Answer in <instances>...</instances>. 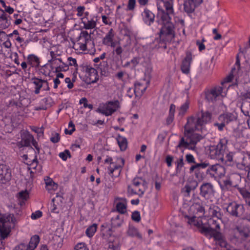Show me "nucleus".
Masks as SVG:
<instances>
[{
	"instance_id": "32",
	"label": "nucleus",
	"mask_w": 250,
	"mask_h": 250,
	"mask_svg": "<svg viewBox=\"0 0 250 250\" xmlns=\"http://www.w3.org/2000/svg\"><path fill=\"white\" fill-rule=\"evenodd\" d=\"M142 15L146 22L149 21L151 22L154 21L155 16L152 12L148 9H145Z\"/></svg>"
},
{
	"instance_id": "57",
	"label": "nucleus",
	"mask_w": 250,
	"mask_h": 250,
	"mask_svg": "<svg viewBox=\"0 0 250 250\" xmlns=\"http://www.w3.org/2000/svg\"><path fill=\"white\" fill-rule=\"evenodd\" d=\"M75 250H88L84 243H79L75 247Z\"/></svg>"
},
{
	"instance_id": "14",
	"label": "nucleus",
	"mask_w": 250,
	"mask_h": 250,
	"mask_svg": "<svg viewBox=\"0 0 250 250\" xmlns=\"http://www.w3.org/2000/svg\"><path fill=\"white\" fill-rule=\"evenodd\" d=\"M11 178V172L8 167L0 165V183L4 184L9 181Z\"/></svg>"
},
{
	"instance_id": "61",
	"label": "nucleus",
	"mask_w": 250,
	"mask_h": 250,
	"mask_svg": "<svg viewBox=\"0 0 250 250\" xmlns=\"http://www.w3.org/2000/svg\"><path fill=\"white\" fill-rule=\"evenodd\" d=\"M218 121L220 122L224 123L225 125H226L229 124L228 122H227V121L226 118H225L224 114H221L218 117Z\"/></svg>"
},
{
	"instance_id": "55",
	"label": "nucleus",
	"mask_w": 250,
	"mask_h": 250,
	"mask_svg": "<svg viewBox=\"0 0 250 250\" xmlns=\"http://www.w3.org/2000/svg\"><path fill=\"white\" fill-rule=\"evenodd\" d=\"M241 97L242 101L245 100L250 101V92H247L246 93H241Z\"/></svg>"
},
{
	"instance_id": "53",
	"label": "nucleus",
	"mask_w": 250,
	"mask_h": 250,
	"mask_svg": "<svg viewBox=\"0 0 250 250\" xmlns=\"http://www.w3.org/2000/svg\"><path fill=\"white\" fill-rule=\"evenodd\" d=\"M45 184L46 186L47 189L48 190H50V186H51V184L54 182L52 179H51L49 177H46L44 179Z\"/></svg>"
},
{
	"instance_id": "54",
	"label": "nucleus",
	"mask_w": 250,
	"mask_h": 250,
	"mask_svg": "<svg viewBox=\"0 0 250 250\" xmlns=\"http://www.w3.org/2000/svg\"><path fill=\"white\" fill-rule=\"evenodd\" d=\"M192 190H195L198 187V183L195 180L191 181L189 184H187Z\"/></svg>"
},
{
	"instance_id": "13",
	"label": "nucleus",
	"mask_w": 250,
	"mask_h": 250,
	"mask_svg": "<svg viewBox=\"0 0 250 250\" xmlns=\"http://www.w3.org/2000/svg\"><path fill=\"white\" fill-rule=\"evenodd\" d=\"M21 140L18 144L19 147L28 146L30 145L31 141L33 140V136L26 131L21 132Z\"/></svg>"
},
{
	"instance_id": "56",
	"label": "nucleus",
	"mask_w": 250,
	"mask_h": 250,
	"mask_svg": "<svg viewBox=\"0 0 250 250\" xmlns=\"http://www.w3.org/2000/svg\"><path fill=\"white\" fill-rule=\"evenodd\" d=\"M235 70H236L235 68L234 67V68H232L231 72L229 74V75L226 78L225 80H226V82L229 83V82H230L232 80V79L233 78V73L234 71Z\"/></svg>"
},
{
	"instance_id": "17",
	"label": "nucleus",
	"mask_w": 250,
	"mask_h": 250,
	"mask_svg": "<svg viewBox=\"0 0 250 250\" xmlns=\"http://www.w3.org/2000/svg\"><path fill=\"white\" fill-rule=\"evenodd\" d=\"M240 178L241 177L239 175L232 174L228 179L224 180L223 183L227 188L230 187H236L237 185V182L235 181L234 180L235 179L238 182L240 181Z\"/></svg>"
},
{
	"instance_id": "58",
	"label": "nucleus",
	"mask_w": 250,
	"mask_h": 250,
	"mask_svg": "<svg viewBox=\"0 0 250 250\" xmlns=\"http://www.w3.org/2000/svg\"><path fill=\"white\" fill-rule=\"evenodd\" d=\"M136 3L135 0H129L127 5V8L129 10H132L134 9Z\"/></svg>"
},
{
	"instance_id": "22",
	"label": "nucleus",
	"mask_w": 250,
	"mask_h": 250,
	"mask_svg": "<svg viewBox=\"0 0 250 250\" xmlns=\"http://www.w3.org/2000/svg\"><path fill=\"white\" fill-rule=\"evenodd\" d=\"M86 72L88 73V76L90 77L89 83H94L97 82L98 78H97V71L95 69L92 67H87Z\"/></svg>"
},
{
	"instance_id": "29",
	"label": "nucleus",
	"mask_w": 250,
	"mask_h": 250,
	"mask_svg": "<svg viewBox=\"0 0 250 250\" xmlns=\"http://www.w3.org/2000/svg\"><path fill=\"white\" fill-rule=\"evenodd\" d=\"M117 141L119 146L122 151L125 150L127 146V141L125 137L119 135L117 138Z\"/></svg>"
},
{
	"instance_id": "31",
	"label": "nucleus",
	"mask_w": 250,
	"mask_h": 250,
	"mask_svg": "<svg viewBox=\"0 0 250 250\" xmlns=\"http://www.w3.org/2000/svg\"><path fill=\"white\" fill-rule=\"evenodd\" d=\"M114 35L113 32V29H110L108 33L103 40V43L104 45L109 46L110 43L113 40Z\"/></svg>"
},
{
	"instance_id": "40",
	"label": "nucleus",
	"mask_w": 250,
	"mask_h": 250,
	"mask_svg": "<svg viewBox=\"0 0 250 250\" xmlns=\"http://www.w3.org/2000/svg\"><path fill=\"white\" fill-rule=\"evenodd\" d=\"M120 166H115L114 167L110 168L109 174L111 175L112 177H117L120 173Z\"/></svg>"
},
{
	"instance_id": "47",
	"label": "nucleus",
	"mask_w": 250,
	"mask_h": 250,
	"mask_svg": "<svg viewBox=\"0 0 250 250\" xmlns=\"http://www.w3.org/2000/svg\"><path fill=\"white\" fill-rule=\"evenodd\" d=\"M131 218L133 221L135 222H140L141 220V217L139 212L138 211H135L133 212H132Z\"/></svg>"
},
{
	"instance_id": "1",
	"label": "nucleus",
	"mask_w": 250,
	"mask_h": 250,
	"mask_svg": "<svg viewBox=\"0 0 250 250\" xmlns=\"http://www.w3.org/2000/svg\"><path fill=\"white\" fill-rule=\"evenodd\" d=\"M16 220L13 214H4L0 215V236L1 239L8 237L12 228H14Z\"/></svg>"
},
{
	"instance_id": "3",
	"label": "nucleus",
	"mask_w": 250,
	"mask_h": 250,
	"mask_svg": "<svg viewBox=\"0 0 250 250\" xmlns=\"http://www.w3.org/2000/svg\"><path fill=\"white\" fill-rule=\"evenodd\" d=\"M147 188V183L142 178L137 177L133 180L132 186H128L127 192L130 195L138 194L141 197Z\"/></svg>"
},
{
	"instance_id": "18",
	"label": "nucleus",
	"mask_w": 250,
	"mask_h": 250,
	"mask_svg": "<svg viewBox=\"0 0 250 250\" xmlns=\"http://www.w3.org/2000/svg\"><path fill=\"white\" fill-rule=\"evenodd\" d=\"M211 117V114L209 112H203L202 111L201 115H199L198 117L196 118L197 125H199L200 126H202L210 120Z\"/></svg>"
},
{
	"instance_id": "34",
	"label": "nucleus",
	"mask_w": 250,
	"mask_h": 250,
	"mask_svg": "<svg viewBox=\"0 0 250 250\" xmlns=\"http://www.w3.org/2000/svg\"><path fill=\"white\" fill-rule=\"evenodd\" d=\"M163 2L164 4V7L166 8V11L170 13H173V0H161Z\"/></svg>"
},
{
	"instance_id": "11",
	"label": "nucleus",
	"mask_w": 250,
	"mask_h": 250,
	"mask_svg": "<svg viewBox=\"0 0 250 250\" xmlns=\"http://www.w3.org/2000/svg\"><path fill=\"white\" fill-rule=\"evenodd\" d=\"M198 126L200 125H197L196 118L190 117L188 119L187 123L184 126V134L194 132L195 131L199 130Z\"/></svg>"
},
{
	"instance_id": "16",
	"label": "nucleus",
	"mask_w": 250,
	"mask_h": 250,
	"mask_svg": "<svg viewBox=\"0 0 250 250\" xmlns=\"http://www.w3.org/2000/svg\"><path fill=\"white\" fill-rule=\"evenodd\" d=\"M192 60V55L190 52H187L186 57L183 61L181 65V70L185 74H188L189 72L190 62Z\"/></svg>"
},
{
	"instance_id": "25",
	"label": "nucleus",
	"mask_w": 250,
	"mask_h": 250,
	"mask_svg": "<svg viewBox=\"0 0 250 250\" xmlns=\"http://www.w3.org/2000/svg\"><path fill=\"white\" fill-rule=\"evenodd\" d=\"M32 80L33 81V83L36 86L35 93L37 94L40 93V89L43 86V83H47L46 80L40 79L36 77L33 78Z\"/></svg>"
},
{
	"instance_id": "28",
	"label": "nucleus",
	"mask_w": 250,
	"mask_h": 250,
	"mask_svg": "<svg viewBox=\"0 0 250 250\" xmlns=\"http://www.w3.org/2000/svg\"><path fill=\"white\" fill-rule=\"evenodd\" d=\"M40 241V238L38 235H34L31 238L28 245H26L27 250H34L36 248Z\"/></svg>"
},
{
	"instance_id": "15",
	"label": "nucleus",
	"mask_w": 250,
	"mask_h": 250,
	"mask_svg": "<svg viewBox=\"0 0 250 250\" xmlns=\"http://www.w3.org/2000/svg\"><path fill=\"white\" fill-rule=\"evenodd\" d=\"M149 82H145L143 80V82H137L135 83L134 93L136 97H140L142 96L143 93L146 91Z\"/></svg>"
},
{
	"instance_id": "63",
	"label": "nucleus",
	"mask_w": 250,
	"mask_h": 250,
	"mask_svg": "<svg viewBox=\"0 0 250 250\" xmlns=\"http://www.w3.org/2000/svg\"><path fill=\"white\" fill-rule=\"evenodd\" d=\"M60 139V135L58 133H55V136L50 138L51 141L53 143H56L59 141Z\"/></svg>"
},
{
	"instance_id": "20",
	"label": "nucleus",
	"mask_w": 250,
	"mask_h": 250,
	"mask_svg": "<svg viewBox=\"0 0 250 250\" xmlns=\"http://www.w3.org/2000/svg\"><path fill=\"white\" fill-rule=\"evenodd\" d=\"M236 229L242 241H246L250 237V231L248 229L237 227Z\"/></svg>"
},
{
	"instance_id": "26",
	"label": "nucleus",
	"mask_w": 250,
	"mask_h": 250,
	"mask_svg": "<svg viewBox=\"0 0 250 250\" xmlns=\"http://www.w3.org/2000/svg\"><path fill=\"white\" fill-rule=\"evenodd\" d=\"M241 109L243 114L250 117V101H243L241 106Z\"/></svg>"
},
{
	"instance_id": "19",
	"label": "nucleus",
	"mask_w": 250,
	"mask_h": 250,
	"mask_svg": "<svg viewBox=\"0 0 250 250\" xmlns=\"http://www.w3.org/2000/svg\"><path fill=\"white\" fill-rule=\"evenodd\" d=\"M9 17V16H7L4 10L0 9V27L1 28L5 29L10 26L11 23L8 20Z\"/></svg>"
},
{
	"instance_id": "8",
	"label": "nucleus",
	"mask_w": 250,
	"mask_h": 250,
	"mask_svg": "<svg viewBox=\"0 0 250 250\" xmlns=\"http://www.w3.org/2000/svg\"><path fill=\"white\" fill-rule=\"evenodd\" d=\"M223 89L220 86H215L207 90L205 92L206 98L209 102L214 103L221 95Z\"/></svg>"
},
{
	"instance_id": "36",
	"label": "nucleus",
	"mask_w": 250,
	"mask_h": 250,
	"mask_svg": "<svg viewBox=\"0 0 250 250\" xmlns=\"http://www.w3.org/2000/svg\"><path fill=\"white\" fill-rule=\"evenodd\" d=\"M200 231L201 233L206 236H210L211 233L213 232V228L210 227V226H209V227H205L203 226L201 227Z\"/></svg>"
},
{
	"instance_id": "2",
	"label": "nucleus",
	"mask_w": 250,
	"mask_h": 250,
	"mask_svg": "<svg viewBox=\"0 0 250 250\" xmlns=\"http://www.w3.org/2000/svg\"><path fill=\"white\" fill-rule=\"evenodd\" d=\"M186 137V140L182 137L178 144V147H184L189 149L194 150L196 148V144L199 142L203 137L197 133L192 132L188 134H184Z\"/></svg>"
},
{
	"instance_id": "4",
	"label": "nucleus",
	"mask_w": 250,
	"mask_h": 250,
	"mask_svg": "<svg viewBox=\"0 0 250 250\" xmlns=\"http://www.w3.org/2000/svg\"><path fill=\"white\" fill-rule=\"evenodd\" d=\"M159 34L160 40H163L164 42H171L175 37L173 23L164 24Z\"/></svg>"
},
{
	"instance_id": "39",
	"label": "nucleus",
	"mask_w": 250,
	"mask_h": 250,
	"mask_svg": "<svg viewBox=\"0 0 250 250\" xmlns=\"http://www.w3.org/2000/svg\"><path fill=\"white\" fill-rule=\"evenodd\" d=\"M127 234L129 236H136L139 238H141V235L138 232L137 229L133 227H129L127 230Z\"/></svg>"
},
{
	"instance_id": "27",
	"label": "nucleus",
	"mask_w": 250,
	"mask_h": 250,
	"mask_svg": "<svg viewBox=\"0 0 250 250\" xmlns=\"http://www.w3.org/2000/svg\"><path fill=\"white\" fill-rule=\"evenodd\" d=\"M63 238L57 235L54 234L50 240V242L54 246L55 248H61L62 245Z\"/></svg>"
},
{
	"instance_id": "42",
	"label": "nucleus",
	"mask_w": 250,
	"mask_h": 250,
	"mask_svg": "<svg viewBox=\"0 0 250 250\" xmlns=\"http://www.w3.org/2000/svg\"><path fill=\"white\" fill-rule=\"evenodd\" d=\"M224 114L228 124L237 120L236 116L233 113L228 112Z\"/></svg>"
},
{
	"instance_id": "35",
	"label": "nucleus",
	"mask_w": 250,
	"mask_h": 250,
	"mask_svg": "<svg viewBox=\"0 0 250 250\" xmlns=\"http://www.w3.org/2000/svg\"><path fill=\"white\" fill-rule=\"evenodd\" d=\"M97 229V225L96 224H93L89 226L86 230V234L89 237H92L96 231Z\"/></svg>"
},
{
	"instance_id": "64",
	"label": "nucleus",
	"mask_w": 250,
	"mask_h": 250,
	"mask_svg": "<svg viewBox=\"0 0 250 250\" xmlns=\"http://www.w3.org/2000/svg\"><path fill=\"white\" fill-rule=\"evenodd\" d=\"M186 160L187 161V162L189 163H195V161H194V158L193 157V156L191 155V154H187L186 156Z\"/></svg>"
},
{
	"instance_id": "5",
	"label": "nucleus",
	"mask_w": 250,
	"mask_h": 250,
	"mask_svg": "<svg viewBox=\"0 0 250 250\" xmlns=\"http://www.w3.org/2000/svg\"><path fill=\"white\" fill-rule=\"evenodd\" d=\"M226 210L230 216L238 218L242 217L245 212L243 205L238 204L235 201L228 204Z\"/></svg>"
},
{
	"instance_id": "24",
	"label": "nucleus",
	"mask_w": 250,
	"mask_h": 250,
	"mask_svg": "<svg viewBox=\"0 0 250 250\" xmlns=\"http://www.w3.org/2000/svg\"><path fill=\"white\" fill-rule=\"evenodd\" d=\"M39 58L31 54L27 57V63L31 65L32 67H38L40 65Z\"/></svg>"
},
{
	"instance_id": "6",
	"label": "nucleus",
	"mask_w": 250,
	"mask_h": 250,
	"mask_svg": "<svg viewBox=\"0 0 250 250\" xmlns=\"http://www.w3.org/2000/svg\"><path fill=\"white\" fill-rule=\"evenodd\" d=\"M227 140L221 139L215 146H212L210 149V155L213 158L219 160L222 159L227 148Z\"/></svg>"
},
{
	"instance_id": "10",
	"label": "nucleus",
	"mask_w": 250,
	"mask_h": 250,
	"mask_svg": "<svg viewBox=\"0 0 250 250\" xmlns=\"http://www.w3.org/2000/svg\"><path fill=\"white\" fill-rule=\"evenodd\" d=\"M200 195L205 199H209L214 193L213 185L210 183H204L200 187Z\"/></svg>"
},
{
	"instance_id": "41",
	"label": "nucleus",
	"mask_w": 250,
	"mask_h": 250,
	"mask_svg": "<svg viewBox=\"0 0 250 250\" xmlns=\"http://www.w3.org/2000/svg\"><path fill=\"white\" fill-rule=\"evenodd\" d=\"M116 208L119 212L124 214L126 212V206L122 202H119L116 205Z\"/></svg>"
},
{
	"instance_id": "9",
	"label": "nucleus",
	"mask_w": 250,
	"mask_h": 250,
	"mask_svg": "<svg viewBox=\"0 0 250 250\" xmlns=\"http://www.w3.org/2000/svg\"><path fill=\"white\" fill-rule=\"evenodd\" d=\"M206 173L211 177H221L225 174V169L221 165L216 164L209 167L207 170Z\"/></svg>"
},
{
	"instance_id": "49",
	"label": "nucleus",
	"mask_w": 250,
	"mask_h": 250,
	"mask_svg": "<svg viewBox=\"0 0 250 250\" xmlns=\"http://www.w3.org/2000/svg\"><path fill=\"white\" fill-rule=\"evenodd\" d=\"M184 165L183 158L181 157L180 158L177 162V167H176V172H180L181 170V168L183 167Z\"/></svg>"
},
{
	"instance_id": "62",
	"label": "nucleus",
	"mask_w": 250,
	"mask_h": 250,
	"mask_svg": "<svg viewBox=\"0 0 250 250\" xmlns=\"http://www.w3.org/2000/svg\"><path fill=\"white\" fill-rule=\"evenodd\" d=\"M188 105L189 103L188 102H186L183 105L181 106L180 107V110L183 114H184L185 112H186L188 108Z\"/></svg>"
},
{
	"instance_id": "21",
	"label": "nucleus",
	"mask_w": 250,
	"mask_h": 250,
	"mask_svg": "<svg viewBox=\"0 0 250 250\" xmlns=\"http://www.w3.org/2000/svg\"><path fill=\"white\" fill-rule=\"evenodd\" d=\"M159 11V15L160 16L161 21L164 24H167L168 23H171L170 22L171 18L169 17V14L171 13L166 12L164 10L161 9L160 7L158 8Z\"/></svg>"
},
{
	"instance_id": "43",
	"label": "nucleus",
	"mask_w": 250,
	"mask_h": 250,
	"mask_svg": "<svg viewBox=\"0 0 250 250\" xmlns=\"http://www.w3.org/2000/svg\"><path fill=\"white\" fill-rule=\"evenodd\" d=\"M218 229H213L212 233L210 235V237H213L215 240L220 241L223 239L222 234L218 231Z\"/></svg>"
},
{
	"instance_id": "45",
	"label": "nucleus",
	"mask_w": 250,
	"mask_h": 250,
	"mask_svg": "<svg viewBox=\"0 0 250 250\" xmlns=\"http://www.w3.org/2000/svg\"><path fill=\"white\" fill-rule=\"evenodd\" d=\"M59 156L63 161H66L67 160V156L69 158L71 157L70 153L69 151L67 149L65 150L64 152L60 153Z\"/></svg>"
},
{
	"instance_id": "51",
	"label": "nucleus",
	"mask_w": 250,
	"mask_h": 250,
	"mask_svg": "<svg viewBox=\"0 0 250 250\" xmlns=\"http://www.w3.org/2000/svg\"><path fill=\"white\" fill-rule=\"evenodd\" d=\"M111 226H112V228H117V227H120L123 222V220H117V221H111Z\"/></svg>"
},
{
	"instance_id": "30",
	"label": "nucleus",
	"mask_w": 250,
	"mask_h": 250,
	"mask_svg": "<svg viewBox=\"0 0 250 250\" xmlns=\"http://www.w3.org/2000/svg\"><path fill=\"white\" fill-rule=\"evenodd\" d=\"M118 106V102H109L105 105V107L109 115H111L116 110Z\"/></svg>"
},
{
	"instance_id": "23",
	"label": "nucleus",
	"mask_w": 250,
	"mask_h": 250,
	"mask_svg": "<svg viewBox=\"0 0 250 250\" xmlns=\"http://www.w3.org/2000/svg\"><path fill=\"white\" fill-rule=\"evenodd\" d=\"M221 208L216 206H213L209 208V212L212 217H216L218 220H221L222 215Z\"/></svg>"
},
{
	"instance_id": "44",
	"label": "nucleus",
	"mask_w": 250,
	"mask_h": 250,
	"mask_svg": "<svg viewBox=\"0 0 250 250\" xmlns=\"http://www.w3.org/2000/svg\"><path fill=\"white\" fill-rule=\"evenodd\" d=\"M208 223L209 226H210V227L213 228V230L220 229L219 224L217 222L216 220H215L213 219H210L208 220Z\"/></svg>"
},
{
	"instance_id": "52",
	"label": "nucleus",
	"mask_w": 250,
	"mask_h": 250,
	"mask_svg": "<svg viewBox=\"0 0 250 250\" xmlns=\"http://www.w3.org/2000/svg\"><path fill=\"white\" fill-rule=\"evenodd\" d=\"M42 216V212L40 210H37L34 213H32L31 217L32 219H37L39 218Z\"/></svg>"
},
{
	"instance_id": "12",
	"label": "nucleus",
	"mask_w": 250,
	"mask_h": 250,
	"mask_svg": "<svg viewBox=\"0 0 250 250\" xmlns=\"http://www.w3.org/2000/svg\"><path fill=\"white\" fill-rule=\"evenodd\" d=\"M202 2V0H186L184 3V10L188 13H191Z\"/></svg>"
},
{
	"instance_id": "60",
	"label": "nucleus",
	"mask_w": 250,
	"mask_h": 250,
	"mask_svg": "<svg viewBox=\"0 0 250 250\" xmlns=\"http://www.w3.org/2000/svg\"><path fill=\"white\" fill-rule=\"evenodd\" d=\"M14 250H27L26 245L24 243H21L16 246Z\"/></svg>"
},
{
	"instance_id": "48",
	"label": "nucleus",
	"mask_w": 250,
	"mask_h": 250,
	"mask_svg": "<svg viewBox=\"0 0 250 250\" xmlns=\"http://www.w3.org/2000/svg\"><path fill=\"white\" fill-rule=\"evenodd\" d=\"M191 190L190 187L187 184L182 189L181 191L185 196H189Z\"/></svg>"
},
{
	"instance_id": "50",
	"label": "nucleus",
	"mask_w": 250,
	"mask_h": 250,
	"mask_svg": "<svg viewBox=\"0 0 250 250\" xmlns=\"http://www.w3.org/2000/svg\"><path fill=\"white\" fill-rule=\"evenodd\" d=\"M87 100L86 98H83L80 100V104H83V106L84 107H88L90 109H92L93 108L92 104H87Z\"/></svg>"
},
{
	"instance_id": "37",
	"label": "nucleus",
	"mask_w": 250,
	"mask_h": 250,
	"mask_svg": "<svg viewBox=\"0 0 250 250\" xmlns=\"http://www.w3.org/2000/svg\"><path fill=\"white\" fill-rule=\"evenodd\" d=\"M82 23H83V28L85 29H93L96 26V22L93 20L88 21L87 22L82 21Z\"/></svg>"
},
{
	"instance_id": "59",
	"label": "nucleus",
	"mask_w": 250,
	"mask_h": 250,
	"mask_svg": "<svg viewBox=\"0 0 250 250\" xmlns=\"http://www.w3.org/2000/svg\"><path fill=\"white\" fill-rule=\"evenodd\" d=\"M205 41V40L204 39H202V42H201L200 41L198 40L196 41V44L198 45L199 46V50L200 51H202V50H204L205 49V46L204 44L203 43Z\"/></svg>"
},
{
	"instance_id": "46",
	"label": "nucleus",
	"mask_w": 250,
	"mask_h": 250,
	"mask_svg": "<svg viewBox=\"0 0 250 250\" xmlns=\"http://www.w3.org/2000/svg\"><path fill=\"white\" fill-rule=\"evenodd\" d=\"M20 199L26 200L29 198V193L27 190L21 191L19 193Z\"/></svg>"
},
{
	"instance_id": "38",
	"label": "nucleus",
	"mask_w": 250,
	"mask_h": 250,
	"mask_svg": "<svg viewBox=\"0 0 250 250\" xmlns=\"http://www.w3.org/2000/svg\"><path fill=\"white\" fill-rule=\"evenodd\" d=\"M108 66L106 62H103L99 67L103 75H106L108 72Z\"/></svg>"
},
{
	"instance_id": "33",
	"label": "nucleus",
	"mask_w": 250,
	"mask_h": 250,
	"mask_svg": "<svg viewBox=\"0 0 250 250\" xmlns=\"http://www.w3.org/2000/svg\"><path fill=\"white\" fill-rule=\"evenodd\" d=\"M91 32L88 33L86 31H81L80 35L78 38V41L81 40L82 39H84V42L86 43H88L89 41H91Z\"/></svg>"
},
{
	"instance_id": "7",
	"label": "nucleus",
	"mask_w": 250,
	"mask_h": 250,
	"mask_svg": "<svg viewBox=\"0 0 250 250\" xmlns=\"http://www.w3.org/2000/svg\"><path fill=\"white\" fill-rule=\"evenodd\" d=\"M222 162L224 163L227 166H233L236 165L238 168L240 169H243L245 168V165L243 162H240L236 159V157L233 158V153L232 152H229L222 156V159H220Z\"/></svg>"
}]
</instances>
